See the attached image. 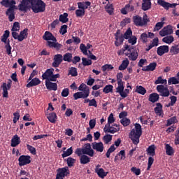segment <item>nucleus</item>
Instances as JSON below:
<instances>
[{"label":"nucleus","instance_id":"nucleus-14","mask_svg":"<svg viewBox=\"0 0 179 179\" xmlns=\"http://www.w3.org/2000/svg\"><path fill=\"white\" fill-rule=\"evenodd\" d=\"M157 91L160 93V95L164 97H168L169 96V88L165 87L164 85H158L156 87Z\"/></svg>","mask_w":179,"mask_h":179},{"label":"nucleus","instance_id":"nucleus-13","mask_svg":"<svg viewBox=\"0 0 179 179\" xmlns=\"http://www.w3.org/2000/svg\"><path fill=\"white\" fill-rule=\"evenodd\" d=\"M157 3L160 5V6H162V8H164L166 10H169L170 8H176V6H177V3L171 4L164 0H157Z\"/></svg>","mask_w":179,"mask_h":179},{"label":"nucleus","instance_id":"nucleus-21","mask_svg":"<svg viewBox=\"0 0 179 179\" xmlns=\"http://www.w3.org/2000/svg\"><path fill=\"white\" fill-rule=\"evenodd\" d=\"M45 87L48 90L57 91V85L56 83L50 82V80H45Z\"/></svg>","mask_w":179,"mask_h":179},{"label":"nucleus","instance_id":"nucleus-48","mask_svg":"<svg viewBox=\"0 0 179 179\" xmlns=\"http://www.w3.org/2000/svg\"><path fill=\"white\" fill-rule=\"evenodd\" d=\"M103 141L106 145H108L109 143V142L113 141V136H111L110 134H106V135L103 136Z\"/></svg>","mask_w":179,"mask_h":179},{"label":"nucleus","instance_id":"nucleus-63","mask_svg":"<svg viewBox=\"0 0 179 179\" xmlns=\"http://www.w3.org/2000/svg\"><path fill=\"white\" fill-rule=\"evenodd\" d=\"M131 23V18L127 17L124 18L121 22H120V26L122 27H124V26H127V24Z\"/></svg>","mask_w":179,"mask_h":179},{"label":"nucleus","instance_id":"nucleus-22","mask_svg":"<svg viewBox=\"0 0 179 179\" xmlns=\"http://www.w3.org/2000/svg\"><path fill=\"white\" fill-rule=\"evenodd\" d=\"M157 66V64L156 62H152L148 64V66H143L142 70L146 72L153 71L156 69Z\"/></svg>","mask_w":179,"mask_h":179},{"label":"nucleus","instance_id":"nucleus-52","mask_svg":"<svg viewBox=\"0 0 179 179\" xmlns=\"http://www.w3.org/2000/svg\"><path fill=\"white\" fill-rule=\"evenodd\" d=\"M105 9L109 15H113L114 12V8L113 7V4H107L105 7Z\"/></svg>","mask_w":179,"mask_h":179},{"label":"nucleus","instance_id":"nucleus-50","mask_svg":"<svg viewBox=\"0 0 179 179\" xmlns=\"http://www.w3.org/2000/svg\"><path fill=\"white\" fill-rule=\"evenodd\" d=\"M159 84L166 85V84H167V80H164L162 76H159V77L158 78V79H157V80L155 81V85H159Z\"/></svg>","mask_w":179,"mask_h":179},{"label":"nucleus","instance_id":"nucleus-9","mask_svg":"<svg viewBox=\"0 0 179 179\" xmlns=\"http://www.w3.org/2000/svg\"><path fill=\"white\" fill-rule=\"evenodd\" d=\"M170 34H173V26L171 25L164 27L159 31V36H161V37H165V36H169Z\"/></svg>","mask_w":179,"mask_h":179},{"label":"nucleus","instance_id":"nucleus-49","mask_svg":"<svg viewBox=\"0 0 179 179\" xmlns=\"http://www.w3.org/2000/svg\"><path fill=\"white\" fill-rule=\"evenodd\" d=\"M163 26H164V22L162 21L157 22L154 27L153 31H159V30H160Z\"/></svg>","mask_w":179,"mask_h":179},{"label":"nucleus","instance_id":"nucleus-4","mask_svg":"<svg viewBox=\"0 0 179 179\" xmlns=\"http://www.w3.org/2000/svg\"><path fill=\"white\" fill-rule=\"evenodd\" d=\"M43 38L45 41H48V45H61V44L58 43L57 38L53 36L52 33L48 31H45Z\"/></svg>","mask_w":179,"mask_h":179},{"label":"nucleus","instance_id":"nucleus-39","mask_svg":"<svg viewBox=\"0 0 179 179\" xmlns=\"http://www.w3.org/2000/svg\"><path fill=\"white\" fill-rule=\"evenodd\" d=\"M154 110L156 114L161 115V113L163 111V105H162L160 103H157Z\"/></svg>","mask_w":179,"mask_h":179},{"label":"nucleus","instance_id":"nucleus-54","mask_svg":"<svg viewBox=\"0 0 179 179\" xmlns=\"http://www.w3.org/2000/svg\"><path fill=\"white\" fill-rule=\"evenodd\" d=\"M123 37L126 40H128L130 37H132V29L131 28L127 29V30L125 31L124 34L123 35Z\"/></svg>","mask_w":179,"mask_h":179},{"label":"nucleus","instance_id":"nucleus-33","mask_svg":"<svg viewBox=\"0 0 179 179\" xmlns=\"http://www.w3.org/2000/svg\"><path fill=\"white\" fill-rule=\"evenodd\" d=\"M152 8V2L150 1H143L142 9L144 11L149 10Z\"/></svg>","mask_w":179,"mask_h":179},{"label":"nucleus","instance_id":"nucleus-11","mask_svg":"<svg viewBox=\"0 0 179 179\" xmlns=\"http://www.w3.org/2000/svg\"><path fill=\"white\" fill-rule=\"evenodd\" d=\"M83 150L84 155L90 156L92 157L94 156V150L92 148L90 143L85 144Z\"/></svg>","mask_w":179,"mask_h":179},{"label":"nucleus","instance_id":"nucleus-32","mask_svg":"<svg viewBox=\"0 0 179 179\" xmlns=\"http://www.w3.org/2000/svg\"><path fill=\"white\" fill-rule=\"evenodd\" d=\"M159 99V95L157 93H152L148 97V101H151L152 103H155L158 101Z\"/></svg>","mask_w":179,"mask_h":179},{"label":"nucleus","instance_id":"nucleus-29","mask_svg":"<svg viewBox=\"0 0 179 179\" xmlns=\"http://www.w3.org/2000/svg\"><path fill=\"white\" fill-rule=\"evenodd\" d=\"M90 161L91 158L86 155H83L81 157H80V164H88L90 163Z\"/></svg>","mask_w":179,"mask_h":179},{"label":"nucleus","instance_id":"nucleus-46","mask_svg":"<svg viewBox=\"0 0 179 179\" xmlns=\"http://www.w3.org/2000/svg\"><path fill=\"white\" fill-rule=\"evenodd\" d=\"M115 150H116V148L115 147V145L114 144L111 145V146L109 148L108 151H106V157L109 158L110 156V154L114 152Z\"/></svg>","mask_w":179,"mask_h":179},{"label":"nucleus","instance_id":"nucleus-37","mask_svg":"<svg viewBox=\"0 0 179 179\" xmlns=\"http://www.w3.org/2000/svg\"><path fill=\"white\" fill-rule=\"evenodd\" d=\"M69 75L71 77H76L78 76V69L76 67L71 66L69 69Z\"/></svg>","mask_w":179,"mask_h":179},{"label":"nucleus","instance_id":"nucleus-27","mask_svg":"<svg viewBox=\"0 0 179 179\" xmlns=\"http://www.w3.org/2000/svg\"><path fill=\"white\" fill-rule=\"evenodd\" d=\"M133 22L135 26H138L141 27L143 26V24L142 23V17L139 15L133 16Z\"/></svg>","mask_w":179,"mask_h":179},{"label":"nucleus","instance_id":"nucleus-42","mask_svg":"<svg viewBox=\"0 0 179 179\" xmlns=\"http://www.w3.org/2000/svg\"><path fill=\"white\" fill-rule=\"evenodd\" d=\"M162 41L166 44H171L174 41V37L173 36H167L163 38Z\"/></svg>","mask_w":179,"mask_h":179},{"label":"nucleus","instance_id":"nucleus-35","mask_svg":"<svg viewBox=\"0 0 179 179\" xmlns=\"http://www.w3.org/2000/svg\"><path fill=\"white\" fill-rule=\"evenodd\" d=\"M146 151H147L148 155L155 156L156 155L155 145H151L148 146Z\"/></svg>","mask_w":179,"mask_h":179},{"label":"nucleus","instance_id":"nucleus-34","mask_svg":"<svg viewBox=\"0 0 179 179\" xmlns=\"http://www.w3.org/2000/svg\"><path fill=\"white\" fill-rule=\"evenodd\" d=\"M69 19L68 18V13H64L59 15V22H62V23H68Z\"/></svg>","mask_w":179,"mask_h":179},{"label":"nucleus","instance_id":"nucleus-36","mask_svg":"<svg viewBox=\"0 0 179 179\" xmlns=\"http://www.w3.org/2000/svg\"><path fill=\"white\" fill-rule=\"evenodd\" d=\"M129 63H130V62H129V60H128L127 58L126 59L123 60L122 62V64L119 66V70L120 71L125 70L127 68L128 65H129Z\"/></svg>","mask_w":179,"mask_h":179},{"label":"nucleus","instance_id":"nucleus-26","mask_svg":"<svg viewBox=\"0 0 179 179\" xmlns=\"http://www.w3.org/2000/svg\"><path fill=\"white\" fill-rule=\"evenodd\" d=\"M31 81H29L27 84V87L30 88L34 86H38V85L41 84V80L38 78H34V79L31 80Z\"/></svg>","mask_w":179,"mask_h":179},{"label":"nucleus","instance_id":"nucleus-2","mask_svg":"<svg viewBox=\"0 0 179 179\" xmlns=\"http://www.w3.org/2000/svg\"><path fill=\"white\" fill-rule=\"evenodd\" d=\"M142 127L139 123L135 124V129L131 130L129 133V138L136 145L140 143V138L142 136Z\"/></svg>","mask_w":179,"mask_h":179},{"label":"nucleus","instance_id":"nucleus-5","mask_svg":"<svg viewBox=\"0 0 179 179\" xmlns=\"http://www.w3.org/2000/svg\"><path fill=\"white\" fill-rule=\"evenodd\" d=\"M27 31H29L27 28L21 31L20 34H18L16 31H13L12 36L13 38H15V40H18V41H23L24 38H27Z\"/></svg>","mask_w":179,"mask_h":179},{"label":"nucleus","instance_id":"nucleus-8","mask_svg":"<svg viewBox=\"0 0 179 179\" xmlns=\"http://www.w3.org/2000/svg\"><path fill=\"white\" fill-rule=\"evenodd\" d=\"M115 45H122V44L124 43V34H121V30L117 29L116 33L115 34Z\"/></svg>","mask_w":179,"mask_h":179},{"label":"nucleus","instance_id":"nucleus-20","mask_svg":"<svg viewBox=\"0 0 179 179\" xmlns=\"http://www.w3.org/2000/svg\"><path fill=\"white\" fill-rule=\"evenodd\" d=\"M21 143L20 137L18 135L13 136L11 138L10 147L15 148L17 147Z\"/></svg>","mask_w":179,"mask_h":179},{"label":"nucleus","instance_id":"nucleus-59","mask_svg":"<svg viewBox=\"0 0 179 179\" xmlns=\"http://www.w3.org/2000/svg\"><path fill=\"white\" fill-rule=\"evenodd\" d=\"M11 30L13 31H19L20 30V24L18 22H15Z\"/></svg>","mask_w":179,"mask_h":179},{"label":"nucleus","instance_id":"nucleus-17","mask_svg":"<svg viewBox=\"0 0 179 179\" xmlns=\"http://www.w3.org/2000/svg\"><path fill=\"white\" fill-rule=\"evenodd\" d=\"M6 16H8L9 22H13L15 20V7L11 6L8 8L6 12Z\"/></svg>","mask_w":179,"mask_h":179},{"label":"nucleus","instance_id":"nucleus-45","mask_svg":"<svg viewBox=\"0 0 179 179\" xmlns=\"http://www.w3.org/2000/svg\"><path fill=\"white\" fill-rule=\"evenodd\" d=\"M136 92L144 95L145 94L147 93V90L142 86H137Z\"/></svg>","mask_w":179,"mask_h":179},{"label":"nucleus","instance_id":"nucleus-64","mask_svg":"<svg viewBox=\"0 0 179 179\" xmlns=\"http://www.w3.org/2000/svg\"><path fill=\"white\" fill-rule=\"evenodd\" d=\"M67 165L69 167H72L73 164L76 163V159L72 157H69L66 159Z\"/></svg>","mask_w":179,"mask_h":179},{"label":"nucleus","instance_id":"nucleus-6","mask_svg":"<svg viewBox=\"0 0 179 179\" xmlns=\"http://www.w3.org/2000/svg\"><path fill=\"white\" fill-rule=\"evenodd\" d=\"M120 131V125L114 123L113 124L110 125L109 127L105 126L103 128V131L105 133H110L112 134H114L116 132H118Z\"/></svg>","mask_w":179,"mask_h":179},{"label":"nucleus","instance_id":"nucleus-58","mask_svg":"<svg viewBox=\"0 0 179 179\" xmlns=\"http://www.w3.org/2000/svg\"><path fill=\"white\" fill-rule=\"evenodd\" d=\"M178 85L179 84V81L177 80L175 77H171L168 81V85Z\"/></svg>","mask_w":179,"mask_h":179},{"label":"nucleus","instance_id":"nucleus-47","mask_svg":"<svg viewBox=\"0 0 179 179\" xmlns=\"http://www.w3.org/2000/svg\"><path fill=\"white\" fill-rule=\"evenodd\" d=\"M78 94H79V96L80 99H87L89 96H90V90H87L85 91V92H78Z\"/></svg>","mask_w":179,"mask_h":179},{"label":"nucleus","instance_id":"nucleus-18","mask_svg":"<svg viewBox=\"0 0 179 179\" xmlns=\"http://www.w3.org/2000/svg\"><path fill=\"white\" fill-rule=\"evenodd\" d=\"M1 5L5 6V8H10L11 6L14 7V9H16V1L15 0H2L1 1Z\"/></svg>","mask_w":179,"mask_h":179},{"label":"nucleus","instance_id":"nucleus-16","mask_svg":"<svg viewBox=\"0 0 179 179\" xmlns=\"http://www.w3.org/2000/svg\"><path fill=\"white\" fill-rule=\"evenodd\" d=\"M92 149L95 150L96 152H102L104 151V149H105L104 144H103L102 142L92 143Z\"/></svg>","mask_w":179,"mask_h":179},{"label":"nucleus","instance_id":"nucleus-28","mask_svg":"<svg viewBox=\"0 0 179 179\" xmlns=\"http://www.w3.org/2000/svg\"><path fill=\"white\" fill-rule=\"evenodd\" d=\"M92 5V3L90 1H85V2H78V9H81L82 10H86Z\"/></svg>","mask_w":179,"mask_h":179},{"label":"nucleus","instance_id":"nucleus-40","mask_svg":"<svg viewBox=\"0 0 179 179\" xmlns=\"http://www.w3.org/2000/svg\"><path fill=\"white\" fill-rule=\"evenodd\" d=\"M115 122V119L114 117V114L110 113L108 118V124L105 125L106 127H110V125L113 124Z\"/></svg>","mask_w":179,"mask_h":179},{"label":"nucleus","instance_id":"nucleus-53","mask_svg":"<svg viewBox=\"0 0 179 179\" xmlns=\"http://www.w3.org/2000/svg\"><path fill=\"white\" fill-rule=\"evenodd\" d=\"M82 61H83V65L84 66H89L92 64V61L91 59H88L86 57H83Z\"/></svg>","mask_w":179,"mask_h":179},{"label":"nucleus","instance_id":"nucleus-51","mask_svg":"<svg viewBox=\"0 0 179 179\" xmlns=\"http://www.w3.org/2000/svg\"><path fill=\"white\" fill-rule=\"evenodd\" d=\"M177 122V117L176 116H173L167 120L166 126L169 127L170 125H173V124H176Z\"/></svg>","mask_w":179,"mask_h":179},{"label":"nucleus","instance_id":"nucleus-12","mask_svg":"<svg viewBox=\"0 0 179 179\" xmlns=\"http://www.w3.org/2000/svg\"><path fill=\"white\" fill-rule=\"evenodd\" d=\"M63 56L61 54H57L54 56L53 62H52V67L58 68L59 66L63 62Z\"/></svg>","mask_w":179,"mask_h":179},{"label":"nucleus","instance_id":"nucleus-60","mask_svg":"<svg viewBox=\"0 0 179 179\" xmlns=\"http://www.w3.org/2000/svg\"><path fill=\"white\" fill-rule=\"evenodd\" d=\"M67 31H68V25L64 24L60 27L59 33L60 34H62V36H64V34H66Z\"/></svg>","mask_w":179,"mask_h":179},{"label":"nucleus","instance_id":"nucleus-1","mask_svg":"<svg viewBox=\"0 0 179 179\" xmlns=\"http://www.w3.org/2000/svg\"><path fill=\"white\" fill-rule=\"evenodd\" d=\"M127 50L126 55H129V59L131 61L135 62L138 57V49L135 46L126 45L124 48H122L117 51L119 56L122 55L124 52Z\"/></svg>","mask_w":179,"mask_h":179},{"label":"nucleus","instance_id":"nucleus-24","mask_svg":"<svg viewBox=\"0 0 179 179\" xmlns=\"http://www.w3.org/2000/svg\"><path fill=\"white\" fill-rule=\"evenodd\" d=\"M169 52V46L168 45H163L160 46L157 49V54L159 56H162L164 54H166Z\"/></svg>","mask_w":179,"mask_h":179},{"label":"nucleus","instance_id":"nucleus-3","mask_svg":"<svg viewBox=\"0 0 179 179\" xmlns=\"http://www.w3.org/2000/svg\"><path fill=\"white\" fill-rule=\"evenodd\" d=\"M29 3L34 13L45 12V3L43 0H29Z\"/></svg>","mask_w":179,"mask_h":179},{"label":"nucleus","instance_id":"nucleus-41","mask_svg":"<svg viewBox=\"0 0 179 179\" xmlns=\"http://www.w3.org/2000/svg\"><path fill=\"white\" fill-rule=\"evenodd\" d=\"M73 152V150L72 147H70L69 149H67L66 151H63V153L62 154V158H65L68 156H71Z\"/></svg>","mask_w":179,"mask_h":179},{"label":"nucleus","instance_id":"nucleus-30","mask_svg":"<svg viewBox=\"0 0 179 179\" xmlns=\"http://www.w3.org/2000/svg\"><path fill=\"white\" fill-rule=\"evenodd\" d=\"M165 150L168 156H173L174 155V149L169 144H165Z\"/></svg>","mask_w":179,"mask_h":179},{"label":"nucleus","instance_id":"nucleus-10","mask_svg":"<svg viewBox=\"0 0 179 179\" xmlns=\"http://www.w3.org/2000/svg\"><path fill=\"white\" fill-rule=\"evenodd\" d=\"M29 0H22L20 3L18 5V9L20 12H24L26 13L28 9H31L30 6H29Z\"/></svg>","mask_w":179,"mask_h":179},{"label":"nucleus","instance_id":"nucleus-56","mask_svg":"<svg viewBox=\"0 0 179 179\" xmlns=\"http://www.w3.org/2000/svg\"><path fill=\"white\" fill-rule=\"evenodd\" d=\"M91 48V45H80V50H81L82 52L87 55H88L87 50Z\"/></svg>","mask_w":179,"mask_h":179},{"label":"nucleus","instance_id":"nucleus-19","mask_svg":"<svg viewBox=\"0 0 179 179\" xmlns=\"http://www.w3.org/2000/svg\"><path fill=\"white\" fill-rule=\"evenodd\" d=\"M54 71L55 69L53 68L46 69L45 73H43L42 75L43 80H49V78H50L51 76L53 75Z\"/></svg>","mask_w":179,"mask_h":179},{"label":"nucleus","instance_id":"nucleus-55","mask_svg":"<svg viewBox=\"0 0 179 179\" xmlns=\"http://www.w3.org/2000/svg\"><path fill=\"white\" fill-rule=\"evenodd\" d=\"M120 124L124 127H127L128 125H130L131 120L127 117H124L120 120Z\"/></svg>","mask_w":179,"mask_h":179},{"label":"nucleus","instance_id":"nucleus-25","mask_svg":"<svg viewBox=\"0 0 179 179\" xmlns=\"http://www.w3.org/2000/svg\"><path fill=\"white\" fill-rule=\"evenodd\" d=\"M95 173L98 174V177L101 179H104L107 176L108 173H106L103 168H96Z\"/></svg>","mask_w":179,"mask_h":179},{"label":"nucleus","instance_id":"nucleus-43","mask_svg":"<svg viewBox=\"0 0 179 179\" xmlns=\"http://www.w3.org/2000/svg\"><path fill=\"white\" fill-rule=\"evenodd\" d=\"M103 92L105 94L113 93V86L111 85H108L104 87L103 89Z\"/></svg>","mask_w":179,"mask_h":179},{"label":"nucleus","instance_id":"nucleus-15","mask_svg":"<svg viewBox=\"0 0 179 179\" xmlns=\"http://www.w3.org/2000/svg\"><path fill=\"white\" fill-rule=\"evenodd\" d=\"M70 175V170L68 166H65L64 168H59L57 169V176H59L61 177H67Z\"/></svg>","mask_w":179,"mask_h":179},{"label":"nucleus","instance_id":"nucleus-31","mask_svg":"<svg viewBox=\"0 0 179 179\" xmlns=\"http://www.w3.org/2000/svg\"><path fill=\"white\" fill-rule=\"evenodd\" d=\"M47 117L50 123H52V124L56 123L57 116L55 112H52V113H49V115Z\"/></svg>","mask_w":179,"mask_h":179},{"label":"nucleus","instance_id":"nucleus-57","mask_svg":"<svg viewBox=\"0 0 179 179\" xmlns=\"http://www.w3.org/2000/svg\"><path fill=\"white\" fill-rule=\"evenodd\" d=\"M86 13L85 10H82L81 8L77 9L76 10V17H83V16Z\"/></svg>","mask_w":179,"mask_h":179},{"label":"nucleus","instance_id":"nucleus-7","mask_svg":"<svg viewBox=\"0 0 179 179\" xmlns=\"http://www.w3.org/2000/svg\"><path fill=\"white\" fill-rule=\"evenodd\" d=\"M18 164L20 166H26L30 164L31 163V157L29 155H22L18 158Z\"/></svg>","mask_w":179,"mask_h":179},{"label":"nucleus","instance_id":"nucleus-44","mask_svg":"<svg viewBox=\"0 0 179 179\" xmlns=\"http://www.w3.org/2000/svg\"><path fill=\"white\" fill-rule=\"evenodd\" d=\"M142 43L144 44H146L147 43H149V36H148L147 33H143L141 34V38Z\"/></svg>","mask_w":179,"mask_h":179},{"label":"nucleus","instance_id":"nucleus-62","mask_svg":"<svg viewBox=\"0 0 179 179\" xmlns=\"http://www.w3.org/2000/svg\"><path fill=\"white\" fill-rule=\"evenodd\" d=\"M170 53L172 55H176L179 53L178 45L172 46L170 50Z\"/></svg>","mask_w":179,"mask_h":179},{"label":"nucleus","instance_id":"nucleus-61","mask_svg":"<svg viewBox=\"0 0 179 179\" xmlns=\"http://www.w3.org/2000/svg\"><path fill=\"white\" fill-rule=\"evenodd\" d=\"M90 90L89 87L87 86L86 84L82 83L78 87V91H82L83 92H86V91Z\"/></svg>","mask_w":179,"mask_h":179},{"label":"nucleus","instance_id":"nucleus-38","mask_svg":"<svg viewBox=\"0 0 179 179\" xmlns=\"http://www.w3.org/2000/svg\"><path fill=\"white\" fill-rule=\"evenodd\" d=\"M63 61L66 62H72L73 55L71 53L67 52L62 57Z\"/></svg>","mask_w":179,"mask_h":179},{"label":"nucleus","instance_id":"nucleus-23","mask_svg":"<svg viewBox=\"0 0 179 179\" xmlns=\"http://www.w3.org/2000/svg\"><path fill=\"white\" fill-rule=\"evenodd\" d=\"M125 150H121L115 156L114 162L117 163L118 160H124L126 158Z\"/></svg>","mask_w":179,"mask_h":179}]
</instances>
